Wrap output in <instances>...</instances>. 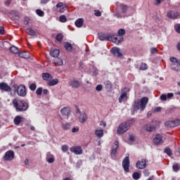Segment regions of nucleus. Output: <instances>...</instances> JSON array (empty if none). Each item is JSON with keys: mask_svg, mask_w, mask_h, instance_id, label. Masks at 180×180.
I'll return each instance as SVG.
<instances>
[{"mask_svg": "<svg viewBox=\"0 0 180 180\" xmlns=\"http://www.w3.org/2000/svg\"><path fill=\"white\" fill-rule=\"evenodd\" d=\"M134 123H136V118H132L121 123L117 127V134H124V133L130 130V127H131Z\"/></svg>", "mask_w": 180, "mask_h": 180, "instance_id": "f257e3e1", "label": "nucleus"}, {"mask_svg": "<svg viewBox=\"0 0 180 180\" xmlns=\"http://www.w3.org/2000/svg\"><path fill=\"white\" fill-rule=\"evenodd\" d=\"M15 112H26L29 109V104L25 100H19L15 98L12 101Z\"/></svg>", "mask_w": 180, "mask_h": 180, "instance_id": "f03ea898", "label": "nucleus"}, {"mask_svg": "<svg viewBox=\"0 0 180 180\" xmlns=\"http://www.w3.org/2000/svg\"><path fill=\"white\" fill-rule=\"evenodd\" d=\"M147 103H148V98L147 97H143L140 101L135 102L133 105L134 112H137V110H144L146 107L147 106Z\"/></svg>", "mask_w": 180, "mask_h": 180, "instance_id": "7ed1b4c3", "label": "nucleus"}, {"mask_svg": "<svg viewBox=\"0 0 180 180\" xmlns=\"http://www.w3.org/2000/svg\"><path fill=\"white\" fill-rule=\"evenodd\" d=\"M15 91L17 92L18 96H22V98H25L27 94L26 92V86L23 84H20L17 86Z\"/></svg>", "mask_w": 180, "mask_h": 180, "instance_id": "20e7f679", "label": "nucleus"}, {"mask_svg": "<svg viewBox=\"0 0 180 180\" xmlns=\"http://www.w3.org/2000/svg\"><path fill=\"white\" fill-rule=\"evenodd\" d=\"M122 167L125 172H130V159L129 156H126L122 160Z\"/></svg>", "mask_w": 180, "mask_h": 180, "instance_id": "39448f33", "label": "nucleus"}, {"mask_svg": "<svg viewBox=\"0 0 180 180\" xmlns=\"http://www.w3.org/2000/svg\"><path fill=\"white\" fill-rule=\"evenodd\" d=\"M110 35L111 39L110 41H112V43H115V44H119L123 41V37H120L117 34H110Z\"/></svg>", "mask_w": 180, "mask_h": 180, "instance_id": "423d86ee", "label": "nucleus"}, {"mask_svg": "<svg viewBox=\"0 0 180 180\" xmlns=\"http://www.w3.org/2000/svg\"><path fill=\"white\" fill-rule=\"evenodd\" d=\"M153 143L155 146H162L164 144V140H162V135L158 134L153 138Z\"/></svg>", "mask_w": 180, "mask_h": 180, "instance_id": "0eeeda50", "label": "nucleus"}, {"mask_svg": "<svg viewBox=\"0 0 180 180\" xmlns=\"http://www.w3.org/2000/svg\"><path fill=\"white\" fill-rule=\"evenodd\" d=\"M15 158V152L13 150H8L4 156V161H12Z\"/></svg>", "mask_w": 180, "mask_h": 180, "instance_id": "6e6552de", "label": "nucleus"}, {"mask_svg": "<svg viewBox=\"0 0 180 180\" xmlns=\"http://www.w3.org/2000/svg\"><path fill=\"white\" fill-rule=\"evenodd\" d=\"M98 39L101 41H105V40L110 41V40H112V35L110 34L101 33L98 35Z\"/></svg>", "mask_w": 180, "mask_h": 180, "instance_id": "1a4fd4ad", "label": "nucleus"}, {"mask_svg": "<svg viewBox=\"0 0 180 180\" xmlns=\"http://www.w3.org/2000/svg\"><path fill=\"white\" fill-rule=\"evenodd\" d=\"M147 162L145 159H141V160H138L136 164V168L139 169H144L147 167Z\"/></svg>", "mask_w": 180, "mask_h": 180, "instance_id": "9d476101", "label": "nucleus"}, {"mask_svg": "<svg viewBox=\"0 0 180 180\" xmlns=\"http://www.w3.org/2000/svg\"><path fill=\"white\" fill-rule=\"evenodd\" d=\"M69 85L70 86H72L75 89L79 88V86H81V82L75 78H73L69 82Z\"/></svg>", "mask_w": 180, "mask_h": 180, "instance_id": "9b49d317", "label": "nucleus"}, {"mask_svg": "<svg viewBox=\"0 0 180 180\" xmlns=\"http://www.w3.org/2000/svg\"><path fill=\"white\" fill-rule=\"evenodd\" d=\"M117 148H119V141H115V146H112L111 150V157L112 160H116V153H117Z\"/></svg>", "mask_w": 180, "mask_h": 180, "instance_id": "f8f14e48", "label": "nucleus"}, {"mask_svg": "<svg viewBox=\"0 0 180 180\" xmlns=\"http://www.w3.org/2000/svg\"><path fill=\"white\" fill-rule=\"evenodd\" d=\"M165 125L167 127H176L180 125V120H176L174 121H167L165 122Z\"/></svg>", "mask_w": 180, "mask_h": 180, "instance_id": "ddd939ff", "label": "nucleus"}, {"mask_svg": "<svg viewBox=\"0 0 180 180\" xmlns=\"http://www.w3.org/2000/svg\"><path fill=\"white\" fill-rule=\"evenodd\" d=\"M71 153H74L76 155H79L82 154V148L81 146H73L70 148Z\"/></svg>", "mask_w": 180, "mask_h": 180, "instance_id": "4468645a", "label": "nucleus"}, {"mask_svg": "<svg viewBox=\"0 0 180 180\" xmlns=\"http://www.w3.org/2000/svg\"><path fill=\"white\" fill-rule=\"evenodd\" d=\"M0 89L1 91H4V92H11L12 91L11 86L5 82L0 83Z\"/></svg>", "mask_w": 180, "mask_h": 180, "instance_id": "2eb2a0df", "label": "nucleus"}, {"mask_svg": "<svg viewBox=\"0 0 180 180\" xmlns=\"http://www.w3.org/2000/svg\"><path fill=\"white\" fill-rule=\"evenodd\" d=\"M112 53L115 56V57H122L123 53H122V51L117 47L112 48L111 50Z\"/></svg>", "mask_w": 180, "mask_h": 180, "instance_id": "dca6fc26", "label": "nucleus"}, {"mask_svg": "<svg viewBox=\"0 0 180 180\" xmlns=\"http://www.w3.org/2000/svg\"><path fill=\"white\" fill-rule=\"evenodd\" d=\"M179 16V13L176 11H172L167 13V18H169V19H178Z\"/></svg>", "mask_w": 180, "mask_h": 180, "instance_id": "f3484780", "label": "nucleus"}, {"mask_svg": "<svg viewBox=\"0 0 180 180\" xmlns=\"http://www.w3.org/2000/svg\"><path fill=\"white\" fill-rule=\"evenodd\" d=\"M60 113L63 116H70L71 115V108L70 107H65L60 110Z\"/></svg>", "mask_w": 180, "mask_h": 180, "instance_id": "a211bd4d", "label": "nucleus"}, {"mask_svg": "<svg viewBox=\"0 0 180 180\" xmlns=\"http://www.w3.org/2000/svg\"><path fill=\"white\" fill-rule=\"evenodd\" d=\"M79 120L80 123L84 124V123H85V122H86V120H88V117L86 116V112H85L84 111L82 112L79 115Z\"/></svg>", "mask_w": 180, "mask_h": 180, "instance_id": "6ab92c4d", "label": "nucleus"}, {"mask_svg": "<svg viewBox=\"0 0 180 180\" xmlns=\"http://www.w3.org/2000/svg\"><path fill=\"white\" fill-rule=\"evenodd\" d=\"M117 8H120L122 13H126L129 9V6L124 4H120L119 5H117Z\"/></svg>", "mask_w": 180, "mask_h": 180, "instance_id": "aec40b11", "label": "nucleus"}, {"mask_svg": "<svg viewBox=\"0 0 180 180\" xmlns=\"http://www.w3.org/2000/svg\"><path fill=\"white\" fill-rule=\"evenodd\" d=\"M44 81H51L53 76L49 72H44L41 75Z\"/></svg>", "mask_w": 180, "mask_h": 180, "instance_id": "412c9836", "label": "nucleus"}, {"mask_svg": "<svg viewBox=\"0 0 180 180\" xmlns=\"http://www.w3.org/2000/svg\"><path fill=\"white\" fill-rule=\"evenodd\" d=\"M50 56L54 58H57V57L60 56V50L56 49H51L50 51Z\"/></svg>", "mask_w": 180, "mask_h": 180, "instance_id": "4be33fe9", "label": "nucleus"}, {"mask_svg": "<svg viewBox=\"0 0 180 180\" xmlns=\"http://www.w3.org/2000/svg\"><path fill=\"white\" fill-rule=\"evenodd\" d=\"M46 161L49 164H53L54 162V155L50 153V152L46 153Z\"/></svg>", "mask_w": 180, "mask_h": 180, "instance_id": "5701e85b", "label": "nucleus"}, {"mask_svg": "<svg viewBox=\"0 0 180 180\" xmlns=\"http://www.w3.org/2000/svg\"><path fill=\"white\" fill-rule=\"evenodd\" d=\"M119 103H122L124 101H127V93L123 92L118 98Z\"/></svg>", "mask_w": 180, "mask_h": 180, "instance_id": "b1692460", "label": "nucleus"}, {"mask_svg": "<svg viewBox=\"0 0 180 180\" xmlns=\"http://www.w3.org/2000/svg\"><path fill=\"white\" fill-rule=\"evenodd\" d=\"M61 127L63 130H70L71 129V123L61 122Z\"/></svg>", "mask_w": 180, "mask_h": 180, "instance_id": "393cba45", "label": "nucleus"}, {"mask_svg": "<svg viewBox=\"0 0 180 180\" xmlns=\"http://www.w3.org/2000/svg\"><path fill=\"white\" fill-rule=\"evenodd\" d=\"M22 119H23L22 117H21L20 115H17L14 118V124H15V126H19V124H20V123L22 122Z\"/></svg>", "mask_w": 180, "mask_h": 180, "instance_id": "a878e982", "label": "nucleus"}, {"mask_svg": "<svg viewBox=\"0 0 180 180\" xmlns=\"http://www.w3.org/2000/svg\"><path fill=\"white\" fill-rule=\"evenodd\" d=\"M75 25L77 27H82V25H84V18H78L75 22Z\"/></svg>", "mask_w": 180, "mask_h": 180, "instance_id": "bb28decb", "label": "nucleus"}, {"mask_svg": "<svg viewBox=\"0 0 180 180\" xmlns=\"http://www.w3.org/2000/svg\"><path fill=\"white\" fill-rule=\"evenodd\" d=\"M19 57H21V58H30V55L29 54V52H19L18 53Z\"/></svg>", "mask_w": 180, "mask_h": 180, "instance_id": "cd10ccee", "label": "nucleus"}, {"mask_svg": "<svg viewBox=\"0 0 180 180\" xmlns=\"http://www.w3.org/2000/svg\"><path fill=\"white\" fill-rule=\"evenodd\" d=\"M94 134L98 139H102V137H103V129H96Z\"/></svg>", "mask_w": 180, "mask_h": 180, "instance_id": "c85d7f7f", "label": "nucleus"}, {"mask_svg": "<svg viewBox=\"0 0 180 180\" xmlns=\"http://www.w3.org/2000/svg\"><path fill=\"white\" fill-rule=\"evenodd\" d=\"M64 4H63V2H59L56 5V7L57 8H60L59 9V12L60 13H63L64 11H65V9L64 8V7L63 6Z\"/></svg>", "mask_w": 180, "mask_h": 180, "instance_id": "c756f323", "label": "nucleus"}, {"mask_svg": "<svg viewBox=\"0 0 180 180\" xmlns=\"http://www.w3.org/2000/svg\"><path fill=\"white\" fill-rule=\"evenodd\" d=\"M53 61H54L55 65L61 66V65H63L64 64V63L63 62V59L60 58H55Z\"/></svg>", "mask_w": 180, "mask_h": 180, "instance_id": "7c9ffc66", "label": "nucleus"}, {"mask_svg": "<svg viewBox=\"0 0 180 180\" xmlns=\"http://www.w3.org/2000/svg\"><path fill=\"white\" fill-rule=\"evenodd\" d=\"M57 84H58V79H52L48 82L49 86H54V85H57Z\"/></svg>", "mask_w": 180, "mask_h": 180, "instance_id": "2f4dec72", "label": "nucleus"}, {"mask_svg": "<svg viewBox=\"0 0 180 180\" xmlns=\"http://www.w3.org/2000/svg\"><path fill=\"white\" fill-rule=\"evenodd\" d=\"M64 47L67 51H72V45L70 42H65L64 44Z\"/></svg>", "mask_w": 180, "mask_h": 180, "instance_id": "473e14b6", "label": "nucleus"}, {"mask_svg": "<svg viewBox=\"0 0 180 180\" xmlns=\"http://www.w3.org/2000/svg\"><path fill=\"white\" fill-rule=\"evenodd\" d=\"M10 51H11V53H13V54H19L20 51H19V48L13 46L10 48Z\"/></svg>", "mask_w": 180, "mask_h": 180, "instance_id": "72a5a7b5", "label": "nucleus"}, {"mask_svg": "<svg viewBox=\"0 0 180 180\" xmlns=\"http://www.w3.org/2000/svg\"><path fill=\"white\" fill-rule=\"evenodd\" d=\"M132 178L135 180H139L140 178H141V174H140L139 172H135L132 174Z\"/></svg>", "mask_w": 180, "mask_h": 180, "instance_id": "f704fd0d", "label": "nucleus"}, {"mask_svg": "<svg viewBox=\"0 0 180 180\" xmlns=\"http://www.w3.org/2000/svg\"><path fill=\"white\" fill-rule=\"evenodd\" d=\"M26 32L27 34H30V36H36V31L32 29V27L27 28Z\"/></svg>", "mask_w": 180, "mask_h": 180, "instance_id": "c9c22d12", "label": "nucleus"}, {"mask_svg": "<svg viewBox=\"0 0 180 180\" xmlns=\"http://www.w3.org/2000/svg\"><path fill=\"white\" fill-rule=\"evenodd\" d=\"M63 39H64V35H63V34H61V33L57 34L56 37V40L57 41H59V43H61V41H63Z\"/></svg>", "mask_w": 180, "mask_h": 180, "instance_id": "e433bc0d", "label": "nucleus"}, {"mask_svg": "<svg viewBox=\"0 0 180 180\" xmlns=\"http://www.w3.org/2000/svg\"><path fill=\"white\" fill-rule=\"evenodd\" d=\"M165 154H167L168 157H172V150L169 148H165L164 150Z\"/></svg>", "mask_w": 180, "mask_h": 180, "instance_id": "4c0bfd02", "label": "nucleus"}, {"mask_svg": "<svg viewBox=\"0 0 180 180\" xmlns=\"http://www.w3.org/2000/svg\"><path fill=\"white\" fill-rule=\"evenodd\" d=\"M126 34V30L124 29H120L118 31H117V35L120 36V37H123L124 34Z\"/></svg>", "mask_w": 180, "mask_h": 180, "instance_id": "58836bf2", "label": "nucleus"}, {"mask_svg": "<svg viewBox=\"0 0 180 180\" xmlns=\"http://www.w3.org/2000/svg\"><path fill=\"white\" fill-rule=\"evenodd\" d=\"M36 13L38 15V16H40L41 18H43L44 16V11H41V9H37Z\"/></svg>", "mask_w": 180, "mask_h": 180, "instance_id": "ea45409f", "label": "nucleus"}, {"mask_svg": "<svg viewBox=\"0 0 180 180\" xmlns=\"http://www.w3.org/2000/svg\"><path fill=\"white\" fill-rule=\"evenodd\" d=\"M172 168H173L174 171H175V172H177V171H179L180 167H179V165H178V163L174 162L173 164Z\"/></svg>", "mask_w": 180, "mask_h": 180, "instance_id": "a19ab883", "label": "nucleus"}, {"mask_svg": "<svg viewBox=\"0 0 180 180\" xmlns=\"http://www.w3.org/2000/svg\"><path fill=\"white\" fill-rule=\"evenodd\" d=\"M59 21H60L61 23H65V22H67V17L64 15H60L59 17Z\"/></svg>", "mask_w": 180, "mask_h": 180, "instance_id": "79ce46f5", "label": "nucleus"}, {"mask_svg": "<svg viewBox=\"0 0 180 180\" xmlns=\"http://www.w3.org/2000/svg\"><path fill=\"white\" fill-rule=\"evenodd\" d=\"M41 94H43V87H39L37 90H36V94L38 96H41Z\"/></svg>", "mask_w": 180, "mask_h": 180, "instance_id": "37998d69", "label": "nucleus"}, {"mask_svg": "<svg viewBox=\"0 0 180 180\" xmlns=\"http://www.w3.org/2000/svg\"><path fill=\"white\" fill-rule=\"evenodd\" d=\"M105 84L106 89H108V90L112 89V83H110V82L107 81L105 82Z\"/></svg>", "mask_w": 180, "mask_h": 180, "instance_id": "c03bdc74", "label": "nucleus"}, {"mask_svg": "<svg viewBox=\"0 0 180 180\" xmlns=\"http://www.w3.org/2000/svg\"><path fill=\"white\" fill-rule=\"evenodd\" d=\"M147 131H155V127L152 126V125H148L146 127Z\"/></svg>", "mask_w": 180, "mask_h": 180, "instance_id": "a18cd8bd", "label": "nucleus"}, {"mask_svg": "<svg viewBox=\"0 0 180 180\" xmlns=\"http://www.w3.org/2000/svg\"><path fill=\"white\" fill-rule=\"evenodd\" d=\"M139 70H141V71H146V70H147V64L141 63L139 67Z\"/></svg>", "mask_w": 180, "mask_h": 180, "instance_id": "49530a36", "label": "nucleus"}, {"mask_svg": "<svg viewBox=\"0 0 180 180\" xmlns=\"http://www.w3.org/2000/svg\"><path fill=\"white\" fill-rule=\"evenodd\" d=\"M30 91H36V88H37V86L35 84V83H32L29 86Z\"/></svg>", "mask_w": 180, "mask_h": 180, "instance_id": "de8ad7c7", "label": "nucleus"}, {"mask_svg": "<svg viewBox=\"0 0 180 180\" xmlns=\"http://www.w3.org/2000/svg\"><path fill=\"white\" fill-rule=\"evenodd\" d=\"M61 150L63 153H67V151H68V146L67 145L62 146Z\"/></svg>", "mask_w": 180, "mask_h": 180, "instance_id": "09e8293b", "label": "nucleus"}, {"mask_svg": "<svg viewBox=\"0 0 180 180\" xmlns=\"http://www.w3.org/2000/svg\"><path fill=\"white\" fill-rule=\"evenodd\" d=\"M174 30L176 32V33H180V24H176L174 25Z\"/></svg>", "mask_w": 180, "mask_h": 180, "instance_id": "8fccbe9b", "label": "nucleus"}, {"mask_svg": "<svg viewBox=\"0 0 180 180\" xmlns=\"http://www.w3.org/2000/svg\"><path fill=\"white\" fill-rule=\"evenodd\" d=\"M103 86H102V84H98L96 86V91H102Z\"/></svg>", "mask_w": 180, "mask_h": 180, "instance_id": "3c124183", "label": "nucleus"}, {"mask_svg": "<svg viewBox=\"0 0 180 180\" xmlns=\"http://www.w3.org/2000/svg\"><path fill=\"white\" fill-rule=\"evenodd\" d=\"M157 51H158V49H157V48H155V47H153L150 49L151 54H155V53H157Z\"/></svg>", "mask_w": 180, "mask_h": 180, "instance_id": "603ef678", "label": "nucleus"}, {"mask_svg": "<svg viewBox=\"0 0 180 180\" xmlns=\"http://www.w3.org/2000/svg\"><path fill=\"white\" fill-rule=\"evenodd\" d=\"M95 16H102V13L99 10H96L94 12Z\"/></svg>", "mask_w": 180, "mask_h": 180, "instance_id": "864d4df0", "label": "nucleus"}, {"mask_svg": "<svg viewBox=\"0 0 180 180\" xmlns=\"http://www.w3.org/2000/svg\"><path fill=\"white\" fill-rule=\"evenodd\" d=\"M169 61H171V63H178V59L175 57H171Z\"/></svg>", "mask_w": 180, "mask_h": 180, "instance_id": "5fc2aeb1", "label": "nucleus"}, {"mask_svg": "<svg viewBox=\"0 0 180 180\" xmlns=\"http://www.w3.org/2000/svg\"><path fill=\"white\" fill-rule=\"evenodd\" d=\"M160 99H161V101H167V94H162L160 96Z\"/></svg>", "mask_w": 180, "mask_h": 180, "instance_id": "6e6d98bb", "label": "nucleus"}, {"mask_svg": "<svg viewBox=\"0 0 180 180\" xmlns=\"http://www.w3.org/2000/svg\"><path fill=\"white\" fill-rule=\"evenodd\" d=\"M13 13L15 19H19V18H20L19 12H18V11H13Z\"/></svg>", "mask_w": 180, "mask_h": 180, "instance_id": "4d7b16f0", "label": "nucleus"}, {"mask_svg": "<svg viewBox=\"0 0 180 180\" xmlns=\"http://www.w3.org/2000/svg\"><path fill=\"white\" fill-rule=\"evenodd\" d=\"M129 141H131L132 143L136 141V138L133 135H129Z\"/></svg>", "mask_w": 180, "mask_h": 180, "instance_id": "13d9d810", "label": "nucleus"}, {"mask_svg": "<svg viewBox=\"0 0 180 180\" xmlns=\"http://www.w3.org/2000/svg\"><path fill=\"white\" fill-rule=\"evenodd\" d=\"M167 99H171V98H174V94L172 93H169L166 95Z\"/></svg>", "mask_w": 180, "mask_h": 180, "instance_id": "bf43d9fd", "label": "nucleus"}, {"mask_svg": "<svg viewBox=\"0 0 180 180\" xmlns=\"http://www.w3.org/2000/svg\"><path fill=\"white\" fill-rule=\"evenodd\" d=\"M82 165V162L81 161H78L77 163H76V168H81V166Z\"/></svg>", "mask_w": 180, "mask_h": 180, "instance_id": "052dcab7", "label": "nucleus"}, {"mask_svg": "<svg viewBox=\"0 0 180 180\" xmlns=\"http://www.w3.org/2000/svg\"><path fill=\"white\" fill-rule=\"evenodd\" d=\"M143 174L145 175V176H148L150 175V172L148 171V169H145L143 171Z\"/></svg>", "mask_w": 180, "mask_h": 180, "instance_id": "680f3d73", "label": "nucleus"}, {"mask_svg": "<svg viewBox=\"0 0 180 180\" xmlns=\"http://www.w3.org/2000/svg\"><path fill=\"white\" fill-rule=\"evenodd\" d=\"M77 131H79V128L73 127L72 129V133H77Z\"/></svg>", "mask_w": 180, "mask_h": 180, "instance_id": "e2e57ef3", "label": "nucleus"}, {"mask_svg": "<svg viewBox=\"0 0 180 180\" xmlns=\"http://www.w3.org/2000/svg\"><path fill=\"white\" fill-rule=\"evenodd\" d=\"M24 24L25 25H29V18L25 17V18H24Z\"/></svg>", "mask_w": 180, "mask_h": 180, "instance_id": "0e129e2a", "label": "nucleus"}, {"mask_svg": "<svg viewBox=\"0 0 180 180\" xmlns=\"http://www.w3.org/2000/svg\"><path fill=\"white\" fill-rule=\"evenodd\" d=\"M4 32H5V28H4V27L1 26L0 27V34H4Z\"/></svg>", "mask_w": 180, "mask_h": 180, "instance_id": "69168bd1", "label": "nucleus"}, {"mask_svg": "<svg viewBox=\"0 0 180 180\" xmlns=\"http://www.w3.org/2000/svg\"><path fill=\"white\" fill-rule=\"evenodd\" d=\"M176 155H177L178 157L180 156V148H178L176 152H175Z\"/></svg>", "mask_w": 180, "mask_h": 180, "instance_id": "338daca9", "label": "nucleus"}, {"mask_svg": "<svg viewBox=\"0 0 180 180\" xmlns=\"http://www.w3.org/2000/svg\"><path fill=\"white\" fill-rule=\"evenodd\" d=\"M176 49L180 53V42H178V44H176Z\"/></svg>", "mask_w": 180, "mask_h": 180, "instance_id": "774afa93", "label": "nucleus"}]
</instances>
